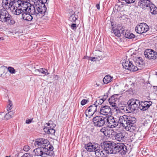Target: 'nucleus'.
Masks as SVG:
<instances>
[{"instance_id": "obj_64", "label": "nucleus", "mask_w": 157, "mask_h": 157, "mask_svg": "<svg viewBox=\"0 0 157 157\" xmlns=\"http://www.w3.org/2000/svg\"><path fill=\"white\" fill-rule=\"evenodd\" d=\"M87 57V56H85L84 57V59H88V58Z\"/></svg>"}, {"instance_id": "obj_21", "label": "nucleus", "mask_w": 157, "mask_h": 157, "mask_svg": "<svg viewBox=\"0 0 157 157\" xmlns=\"http://www.w3.org/2000/svg\"><path fill=\"white\" fill-rule=\"evenodd\" d=\"M126 130L129 131L131 132H136L138 131V128L135 124H134L133 125L128 126V127L126 128Z\"/></svg>"}, {"instance_id": "obj_54", "label": "nucleus", "mask_w": 157, "mask_h": 157, "mask_svg": "<svg viewBox=\"0 0 157 157\" xmlns=\"http://www.w3.org/2000/svg\"><path fill=\"white\" fill-rule=\"evenodd\" d=\"M108 94L107 93H106L104 94L103 96V98L102 99L105 101L108 97Z\"/></svg>"}, {"instance_id": "obj_17", "label": "nucleus", "mask_w": 157, "mask_h": 157, "mask_svg": "<svg viewBox=\"0 0 157 157\" xmlns=\"http://www.w3.org/2000/svg\"><path fill=\"white\" fill-rule=\"evenodd\" d=\"M118 153H120L122 155H125L127 151V147L123 143H117Z\"/></svg>"}, {"instance_id": "obj_44", "label": "nucleus", "mask_w": 157, "mask_h": 157, "mask_svg": "<svg viewBox=\"0 0 157 157\" xmlns=\"http://www.w3.org/2000/svg\"><path fill=\"white\" fill-rule=\"evenodd\" d=\"M44 130L45 133L49 134L50 131V127H46L44 128Z\"/></svg>"}, {"instance_id": "obj_1", "label": "nucleus", "mask_w": 157, "mask_h": 157, "mask_svg": "<svg viewBox=\"0 0 157 157\" xmlns=\"http://www.w3.org/2000/svg\"><path fill=\"white\" fill-rule=\"evenodd\" d=\"M30 13L36 16L38 15L44 16L47 15L48 12L47 10L46 5H44V6H40L38 5L34 4V5L30 6Z\"/></svg>"}, {"instance_id": "obj_12", "label": "nucleus", "mask_w": 157, "mask_h": 157, "mask_svg": "<svg viewBox=\"0 0 157 157\" xmlns=\"http://www.w3.org/2000/svg\"><path fill=\"white\" fill-rule=\"evenodd\" d=\"M25 6H21L20 9H17L14 11V14L16 15H19L23 12H30L31 4L28 2V3L25 4Z\"/></svg>"}, {"instance_id": "obj_60", "label": "nucleus", "mask_w": 157, "mask_h": 157, "mask_svg": "<svg viewBox=\"0 0 157 157\" xmlns=\"http://www.w3.org/2000/svg\"><path fill=\"white\" fill-rule=\"evenodd\" d=\"M96 7L97 9L98 10H100V4L99 3H98L96 5Z\"/></svg>"}, {"instance_id": "obj_61", "label": "nucleus", "mask_w": 157, "mask_h": 157, "mask_svg": "<svg viewBox=\"0 0 157 157\" xmlns=\"http://www.w3.org/2000/svg\"><path fill=\"white\" fill-rule=\"evenodd\" d=\"M127 3L125 2H122L121 5L123 6H126Z\"/></svg>"}, {"instance_id": "obj_24", "label": "nucleus", "mask_w": 157, "mask_h": 157, "mask_svg": "<svg viewBox=\"0 0 157 157\" xmlns=\"http://www.w3.org/2000/svg\"><path fill=\"white\" fill-rule=\"evenodd\" d=\"M128 108H129L128 104H123L122 105L120 106L118 111L122 110L121 112H124L126 113H130L131 112L130 111L129 109Z\"/></svg>"}, {"instance_id": "obj_63", "label": "nucleus", "mask_w": 157, "mask_h": 157, "mask_svg": "<svg viewBox=\"0 0 157 157\" xmlns=\"http://www.w3.org/2000/svg\"><path fill=\"white\" fill-rule=\"evenodd\" d=\"M111 26H112V28H113V27H114L113 26L114 23L113 22H111Z\"/></svg>"}, {"instance_id": "obj_50", "label": "nucleus", "mask_w": 157, "mask_h": 157, "mask_svg": "<svg viewBox=\"0 0 157 157\" xmlns=\"http://www.w3.org/2000/svg\"><path fill=\"white\" fill-rule=\"evenodd\" d=\"M109 132V131L107 128L104 134V135L106 136H109L110 135V132Z\"/></svg>"}, {"instance_id": "obj_9", "label": "nucleus", "mask_w": 157, "mask_h": 157, "mask_svg": "<svg viewBox=\"0 0 157 157\" xmlns=\"http://www.w3.org/2000/svg\"><path fill=\"white\" fill-rule=\"evenodd\" d=\"M144 55L146 58L150 59H155L157 58V52L153 49H148L145 50Z\"/></svg>"}, {"instance_id": "obj_46", "label": "nucleus", "mask_w": 157, "mask_h": 157, "mask_svg": "<svg viewBox=\"0 0 157 157\" xmlns=\"http://www.w3.org/2000/svg\"><path fill=\"white\" fill-rule=\"evenodd\" d=\"M30 149V147L28 145H25L23 148V150L26 151H28Z\"/></svg>"}, {"instance_id": "obj_51", "label": "nucleus", "mask_w": 157, "mask_h": 157, "mask_svg": "<svg viewBox=\"0 0 157 157\" xmlns=\"http://www.w3.org/2000/svg\"><path fill=\"white\" fill-rule=\"evenodd\" d=\"M24 157H33V155L30 153H26L25 154L23 155Z\"/></svg>"}, {"instance_id": "obj_55", "label": "nucleus", "mask_w": 157, "mask_h": 157, "mask_svg": "<svg viewBox=\"0 0 157 157\" xmlns=\"http://www.w3.org/2000/svg\"><path fill=\"white\" fill-rule=\"evenodd\" d=\"M107 128L105 127L102 128L100 130L101 132H102L104 134Z\"/></svg>"}, {"instance_id": "obj_48", "label": "nucleus", "mask_w": 157, "mask_h": 157, "mask_svg": "<svg viewBox=\"0 0 157 157\" xmlns=\"http://www.w3.org/2000/svg\"><path fill=\"white\" fill-rule=\"evenodd\" d=\"M71 28L73 30H76L77 28L76 25L75 23H72L71 25Z\"/></svg>"}, {"instance_id": "obj_40", "label": "nucleus", "mask_w": 157, "mask_h": 157, "mask_svg": "<svg viewBox=\"0 0 157 157\" xmlns=\"http://www.w3.org/2000/svg\"><path fill=\"white\" fill-rule=\"evenodd\" d=\"M38 1L43 6H44V5H45V4H46V5H48L49 2V1L48 0H39Z\"/></svg>"}, {"instance_id": "obj_42", "label": "nucleus", "mask_w": 157, "mask_h": 157, "mask_svg": "<svg viewBox=\"0 0 157 157\" xmlns=\"http://www.w3.org/2000/svg\"><path fill=\"white\" fill-rule=\"evenodd\" d=\"M31 15L32 14L29 13L28 14L26 20V21H31L33 19V17Z\"/></svg>"}, {"instance_id": "obj_10", "label": "nucleus", "mask_w": 157, "mask_h": 157, "mask_svg": "<svg viewBox=\"0 0 157 157\" xmlns=\"http://www.w3.org/2000/svg\"><path fill=\"white\" fill-rule=\"evenodd\" d=\"M11 15L5 10H0V21L2 22H7L10 20Z\"/></svg>"}, {"instance_id": "obj_14", "label": "nucleus", "mask_w": 157, "mask_h": 157, "mask_svg": "<svg viewBox=\"0 0 157 157\" xmlns=\"http://www.w3.org/2000/svg\"><path fill=\"white\" fill-rule=\"evenodd\" d=\"M152 104L151 101H141L139 104V108L141 111H145L152 106Z\"/></svg>"}, {"instance_id": "obj_39", "label": "nucleus", "mask_w": 157, "mask_h": 157, "mask_svg": "<svg viewBox=\"0 0 157 157\" xmlns=\"http://www.w3.org/2000/svg\"><path fill=\"white\" fill-rule=\"evenodd\" d=\"M13 117V114H10V113H7L5 116V118L7 120Z\"/></svg>"}, {"instance_id": "obj_25", "label": "nucleus", "mask_w": 157, "mask_h": 157, "mask_svg": "<svg viewBox=\"0 0 157 157\" xmlns=\"http://www.w3.org/2000/svg\"><path fill=\"white\" fill-rule=\"evenodd\" d=\"M127 119L128 126L133 125L136 123V119L134 117L127 116Z\"/></svg>"}, {"instance_id": "obj_62", "label": "nucleus", "mask_w": 157, "mask_h": 157, "mask_svg": "<svg viewBox=\"0 0 157 157\" xmlns=\"http://www.w3.org/2000/svg\"><path fill=\"white\" fill-rule=\"evenodd\" d=\"M8 113H10V114H13V115L14 114V112H12V111H10L9 112V111H8Z\"/></svg>"}, {"instance_id": "obj_53", "label": "nucleus", "mask_w": 157, "mask_h": 157, "mask_svg": "<svg viewBox=\"0 0 157 157\" xmlns=\"http://www.w3.org/2000/svg\"><path fill=\"white\" fill-rule=\"evenodd\" d=\"M10 25H13L14 24L15 22L14 20H13L12 18V17H10Z\"/></svg>"}, {"instance_id": "obj_5", "label": "nucleus", "mask_w": 157, "mask_h": 157, "mask_svg": "<svg viewBox=\"0 0 157 157\" xmlns=\"http://www.w3.org/2000/svg\"><path fill=\"white\" fill-rule=\"evenodd\" d=\"M140 101L139 100L132 99L129 100L127 104H128V108L130 112H133L139 108Z\"/></svg>"}, {"instance_id": "obj_32", "label": "nucleus", "mask_w": 157, "mask_h": 157, "mask_svg": "<svg viewBox=\"0 0 157 157\" xmlns=\"http://www.w3.org/2000/svg\"><path fill=\"white\" fill-rule=\"evenodd\" d=\"M112 31L116 36L118 37L121 36L120 30L119 29H115L114 27H113L112 28Z\"/></svg>"}, {"instance_id": "obj_45", "label": "nucleus", "mask_w": 157, "mask_h": 157, "mask_svg": "<svg viewBox=\"0 0 157 157\" xmlns=\"http://www.w3.org/2000/svg\"><path fill=\"white\" fill-rule=\"evenodd\" d=\"M89 101L88 100L83 99L81 102V104L82 105H83L86 104Z\"/></svg>"}, {"instance_id": "obj_27", "label": "nucleus", "mask_w": 157, "mask_h": 157, "mask_svg": "<svg viewBox=\"0 0 157 157\" xmlns=\"http://www.w3.org/2000/svg\"><path fill=\"white\" fill-rule=\"evenodd\" d=\"M134 60L136 65H143L144 64V60L141 57H137L136 58V60Z\"/></svg>"}, {"instance_id": "obj_58", "label": "nucleus", "mask_w": 157, "mask_h": 157, "mask_svg": "<svg viewBox=\"0 0 157 157\" xmlns=\"http://www.w3.org/2000/svg\"><path fill=\"white\" fill-rule=\"evenodd\" d=\"M52 124H54L53 122L51 121H49L48 123L47 124L48 126H52Z\"/></svg>"}, {"instance_id": "obj_47", "label": "nucleus", "mask_w": 157, "mask_h": 157, "mask_svg": "<svg viewBox=\"0 0 157 157\" xmlns=\"http://www.w3.org/2000/svg\"><path fill=\"white\" fill-rule=\"evenodd\" d=\"M136 0H124L125 2L127 4H131L134 3Z\"/></svg>"}, {"instance_id": "obj_41", "label": "nucleus", "mask_w": 157, "mask_h": 157, "mask_svg": "<svg viewBox=\"0 0 157 157\" xmlns=\"http://www.w3.org/2000/svg\"><path fill=\"white\" fill-rule=\"evenodd\" d=\"M132 66L131 67V68H130L129 70L132 71H136L138 68L137 67L134 66V65L132 64Z\"/></svg>"}, {"instance_id": "obj_6", "label": "nucleus", "mask_w": 157, "mask_h": 157, "mask_svg": "<svg viewBox=\"0 0 157 157\" xmlns=\"http://www.w3.org/2000/svg\"><path fill=\"white\" fill-rule=\"evenodd\" d=\"M35 155L37 156H40L42 157H46L48 155L52 156L54 154V151H44L43 149L38 147L33 151Z\"/></svg>"}, {"instance_id": "obj_30", "label": "nucleus", "mask_w": 157, "mask_h": 157, "mask_svg": "<svg viewBox=\"0 0 157 157\" xmlns=\"http://www.w3.org/2000/svg\"><path fill=\"white\" fill-rule=\"evenodd\" d=\"M124 36L128 39H132L134 38L135 36L133 34L127 31L125 33Z\"/></svg>"}, {"instance_id": "obj_38", "label": "nucleus", "mask_w": 157, "mask_h": 157, "mask_svg": "<svg viewBox=\"0 0 157 157\" xmlns=\"http://www.w3.org/2000/svg\"><path fill=\"white\" fill-rule=\"evenodd\" d=\"M9 103L7 108V109L8 111L10 110L11 109H12V102L10 100H9Z\"/></svg>"}, {"instance_id": "obj_33", "label": "nucleus", "mask_w": 157, "mask_h": 157, "mask_svg": "<svg viewBox=\"0 0 157 157\" xmlns=\"http://www.w3.org/2000/svg\"><path fill=\"white\" fill-rule=\"evenodd\" d=\"M114 144L112 150L111 154H116L118 153L117 143H113Z\"/></svg>"}, {"instance_id": "obj_34", "label": "nucleus", "mask_w": 157, "mask_h": 157, "mask_svg": "<svg viewBox=\"0 0 157 157\" xmlns=\"http://www.w3.org/2000/svg\"><path fill=\"white\" fill-rule=\"evenodd\" d=\"M56 125L55 124H52V126H50V131L49 134H53L55 132V130L53 129V128L56 126Z\"/></svg>"}, {"instance_id": "obj_22", "label": "nucleus", "mask_w": 157, "mask_h": 157, "mask_svg": "<svg viewBox=\"0 0 157 157\" xmlns=\"http://www.w3.org/2000/svg\"><path fill=\"white\" fill-rule=\"evenodd\" d=\"M148 9L150 10V12L151 14L155 15L157 14V7L152 3L150 5Z\"/></svg>"}, {"instance_id": "obj_56", "label": "nucleus", "mask_w": 157, "mask_h": 157, "mask_svg": "<svg viewBox=\"0 0 157 157\" xmlns=\"http://www.w3.org/2000/svg\"><path fill=\"white\" fill-rule=\"evenodd\" d=\"M128 92L129 94H133L134 93L133 91V90L132 89L130 88L128 90Z\"/></svg>"}, {"instance_id": "obj_18", "label": "nucleus", "mask_w": 157, "mask_h": 157, "mask_svg": "<svg viewBox=\"0 0 157 157\" xmlns=\"http://www.w3.org/2000/svg\"><path fill=\"white\" fill-rule=\"evenodd\" d=\"M98 144L97 143H92L89 142L88 144H85L84 146L85 148L87 151L90 152H93L98 147Z\"/></svg>"}, {"instance_id": "obj_20", "label": "nucleus", "mask_w": 157, "mask_h": 157, "mask_svg": "<svg viewBox=\"0 0 157 157\" xmlns=\"http://www.w3.org/2000/svg\"><path fill=\"white\" fill-rule=\"evenodd\" d=\"M114 137L115 139L118 141L122 142L124 141V135L123 133H116Z\"/></svg>"}, {"instance_id": "obj_37", "label": "nucleus", "mask_w": 157, "mask_h": 157, "mask_svg": "<svg viewBox=\"0 0 157 157\" xmlns=\"http://www.w3.org/2000/svg\"><path fill=\"white\" fill-rule=\"evenodd\" d=\"M7 69L11 74H13L15 72V70L12 67H9L7 68Z\"/></svg>"}, {"instance_id": "obj_23", "label": "nucleus", "mask_w": 157, "mask_h": 157, "mask_svg": "<svg viewBox=\"0 0 157 157\" xmlns=\"http://www.w3.org/2000/svg\"><path fill=\"white\" fill-rule=\"evenodd\" d=\"M132 63L129 61V60H125V62H124L122 63V65L124 68L126 69L129 70L132 66Z\"/></svg>"}, {"instance_id": "obj_26", "label": "nucleus", "mask_w": 157, "mask_h": 157, "mask_svg": "<svg viewBox=\"0 0 157 157\" xmlns=\"http://www.w3.org/2000/svg\"><path fill=\"white\" fill-rule=\"evenodd\" d=\"M109 102L111 105L110 108L113 112L115 111L118 112L119 110V108L117 106H116V103L115 102L112 101Z\"/></svg>"}, {"instance_id": "obj_57", "label": "nucleus", "mask_w": 157, "mask_h": 157, "mask_svg": "<svg viewBox=\"0 0 157 157\" xmlns=\"http://www.w3.org/2000/svg\"><path fill=\"white\" fill-rule=\"evenodd\" d=\"M120 30V32H121V34H123L124 36V34H125V30H124V29H120V30Z\"/></svg>"}, {"instance_id": "obj_4", "label": "nucleus", "mask_w": 157, "mask_h": 157, "mask_svg": "<svg viewBox=\"0 0 157 157\" xmlns=\"http://www.w3.org/2000/svg\"><path fill=\"white\" fill-rule=\"evenodd\" d=\"M106 117L101 116H97L93 118L92 121L94 126L97 127L103 126L105 124Z\"/></svg>"}, {"instance_id": "obj_7", "label": "nucleus", "mask_w": 157, "mask_h": 157, "mask_svg": "<svg viewBox=\"0 0 157 157\" xmlns=\"http://www.w3.org/2000/svg\"><path fill=\"white\" fill-rule=\"evenodd\" d=\"M149 29L148 26L145 23H143L138 25L135 27V30L138 33L142 34L147 31Z\"/></svg>"}, {"instance_id": "obj_15", "label": "nucleus", "mask_w": 157, "mask_h": 157, "mask_svg": "<svg viewBox=\"0 0 157 157\" xmlns=\"http://www.w3.org/2000/svg\"><path fill=\"white\" fill-rule=\"evenodd\" d=\"M100 114L103 115H111L113 112L112 111L110 106L108 105H101L100 109Z\"/></svg>"}, {"instance_id": "obj_52", "label": "nucleus", "mask_w": 157, "mask_h": 157, "mask_svg": "<svg viewBox=\"0 0 157 157\" xmlns=\"http://www.w3.org/2000/svg\"><path fill=\"white\" fill-rule=\"evenodd\" d=\"M104 101H105L104 100H103V99L101 98L99 100L98 102L97 103V104L98 105H101L103 103Z\"/></svg>"}, {"instance_id": "obj_16", "label": "nucleus", "mask_w": 157, "mask_h": 157, "mask_svg": "<svg viewBox=\"0 0 157 157\" xmlns=\"http://www.w3.org/2000/svg\"><path fill=\"white\" fill-rule=\"evenodd\" d=\"M13 6L15 10L20 9L22 6H25V4L28 3V2L23 0H13Z\"/></svg>"}, {"instance_id": "obj_11", "label": "nucleus", "mask_w": 157, "mask_h": 157, "mask_svg": "<svg viewBox=\"0 0 157 157\" xmlns=\"http://www.w3.org/2000/svg\"><path fill=\"white\" fill-rule=\"evenodd\" d=\"M106 117L105 123L106 122L107 124L111 126V128H115L118 125V121L114 117L110 116L108 117Z\"/></svg>"}, {"instance_id": "obj_28", "label": "nucleus", "mask_w": 157, "mask_h": 157, "mask_svg": "<svg viewBox=\"0 0 157 157\" xmlns=\"http://www.w3.org/2000/svg\"><path fill=\"white\" fill-rule=\"evenodd\" d=\"M37 71L39 73H41L42 74H44V76L47 75L49 74V73H48V71L47 69L43 68H40L38 69H36L35 71L36 72Z\"/></svg>"}, {"instance_id": "obj_29", "label": "nucleus", "mask_w": 157, "mask_h": 157, "mask_svg": "<svg viewBox=\"0 0 157 157\" xmlns=\"http://www.w3.org/2000/svg\"><path fill=\"white\" fill-rule=\"evenodd\" d=\"M112 78L109 75L105 76L103 79L104 84H107L112 80Z\"/></svg>"}, {"instance_id": "obj_13", "label": "nucleus", "mask_w": 157, "mask_h": 157, "mask_svg": "<svg viewBox=\"0 0 157 157\" xmlns=\"http://www.w3.org/2000/svg\"><path fill=\"white\" fill-rule=\"evenodd\" d=\"M152 2L150 0H139L138 6L144 10L148 8Z\"/></svg>"}, {"instance_id": "obj_43", "label": "nucleus", "mask_w": 157, "mask_h": 157, "mask_svg": "<svg viewBox=\"0 0 157 157\" xmlns=\"http://www.w3.org/2000/svg\"><path fill=\"white\" fill-rule=\"evenodd\" d=\"M117 99V98H115V96H112L109 99V101L116 102Z\"/></svg>"}, {"instance_id": "obj_59", "label": "nucleus", "mask_w": 157, "mask_h": 157, "mask_svg": "<svg viewBox=\"0 0 157 157\" xmlns=\"http://www.w3.org/2000/svg\"><path fill=\"white\" fill-rule=\"evenodd\" d=\"M32 121L31 119H27L26 121V123L28 124H30L32 122Z\"/></svg>"}, {"instance_id": "obj_3", "label": "nucleus", "mask_w": 157, "mask_h": 157, "mask_svg": "<svg viewBox=\"0 0 157 157\" xmlns=\"http://www.w3.org/2000/svg\"><path fill=\"white\" fill-rule=\"evenodd\" d=\"M113 143L110 141H105L101 143L100 146L106 153L111 154L112 148L113 146Z\"/></svg>"}, {"instance_id": "obj_8", "label": "nucleus", "mask_w": 157, "mask_h": 157, "mask_svg": "<svg viewBox=\"0 0 157 157\" xmlns=\"http://www.w3.org/2000/svg\"><path fill=\"white\" fill-rule=\"evenodd\" d=\"M98 101H96L94 104L88 107L86 110L85 113L86 117H89L91 116L97 111V107L98 105L97 104Z\"/></svg>"}, {"instance_id": "obj_31", "label": "nucleus", "mask_w": 157, "mask_h": 157, "mask_svg": "<svg viewBox=\"0 0 157 157\" xmlns=\"http://www.w3.org/2000/svg\"><path fill=\"white\" fill-rule=\"evenodd\" d=\"M100 147H99V145L98 144V147L96 149L94 150V151H93L95 152V154L96 156L97 157H99L101 155V153L103 151H101L100 149Z\"/></svg>"}, {"instance_id": "obj_19", "label": "nucleus", "mask_w": 157, "mask_h": 157, "mask_svg": "<svg viewBox=\"0 0 157 157\" xmlns=\"http://www.w3.org/2000/svg\"><path fill=\"white\" fill-rule=\"evenodd\" d=\"M127 120V116L124 115L123 116H121L119 117L118 122V124H121V126L125 128L126 129V128L128 126Z\"/></svg>"}, {"instance_id": "obj_2", "label": "nucleus", "mask_w": 157, "mask_h": 157, "mask_svg": "<svg viewBox=\"0 0 157 157\" xmlns=\"http://www.w3.org/2000/svg\"><path fill=\"white\" fill-rule=\"evenodd\" d=\"M34 145L36 146L37 145L39 147L43 148L44 151H53V147L51 145L50 142L47 139L42 138L36 139L34 143Z\"/></svg>"}, {"instance_id": "obj_36", "label": "nucleus", "mask_w": 157, "mask_h": 157, "mask_svg": "<svg viewBox=\"0 0 157 157\" xmlns=\"http://www.w3.org/2000/svg\"><path fill=\"white\" fill-rule=\"evenodd\" d=\"M23 12L21 13V19L26 20L27 16L29 13H30L29 12Z\"/></svg>"}, {"instance_id": "obj_49", "label": "nucleus", "mask_w": 157, "mask_h": 157, "mask_svg": "<svg viewBox=\"0 0 157 157\" xmlns=\"http://www.w3.org/2000/svg\"><path fill=\"white\" fill-rule=\"evenodd\" d=\"M88 58V59L89 60H90L91 61H96V59L97 58H95V57H87Z\"/></svg>"}, {"instance_id": "obj_35", "label": "nucleus", "mask_w": 157, "mask_h": 157, "mask_svg": "<svg viewBox=\"0 0 157 157\" xmlns=\"http://www.w3.org/2000/svg\"><path fill=\"white\" fill-rule=\"evenodd\" d=\"M77 18L75 17V15L73 14L71 15L69 18V20L72 22H75Z\"/></svg>"}]
</instances>
